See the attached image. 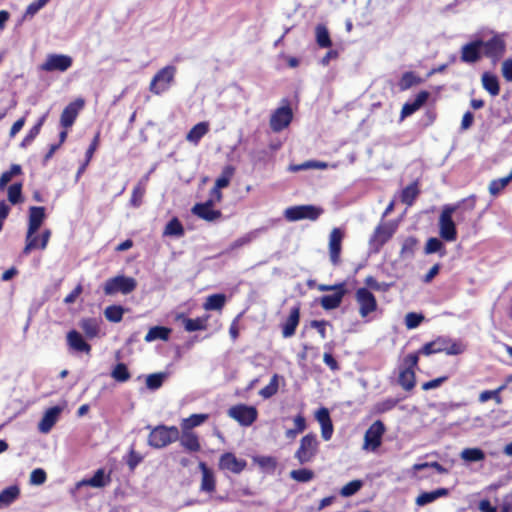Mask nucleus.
<instances>
[{
  "label": "nucleus",
  "mask_w": 512,
  "mask_h": 512,
  "mask_svg": "<svg viewBox=\"0 0 512 512\" xmlns=\"http://www.w3.org/2000/svg\"><path fill=\"white\" fill-rule=\"evenodd\" d=\"M457 205H444L439 216V236L446 242H453L457 239V227L453 220V213L458 209Z\"/></svg>",
  "instance_id": "1"
},
{
  "label": "nucleus",
  "mask_w": 512,
  "mask_h": 512,
  "mask_svg": "<svg viewBox=\"0 0 512 512\" xmlns=\"http://www.w3.org/2000/svg\"><path fill=\"white\" fill-rule=\"evenodd\" d=\"M179 439V430L176 426L159 425L152 429L148 437L149 446L161 449Z\"/></svg>",
  "instance_id": "2"
},
{
  "label": "nucleus",
  "mask_w": 512,
  "mask_h": 512,
  "mask_svg": "<svg viewBox=\"0 0 512 512\" xmlns=\"http://www.w3.org/2000/svg\"><path fill=\"white\" fill-rule=\"evenodd\" d=\"M176 72L177 68L174 65H167L160 69L150 82V92L155 95H161L168 91L174 82Z\"/></svg>",
  "instance_id": "3"
},
{
  "label": "nucleus",
  "mask_w": 512,
  "mask_h": 512,
  "mask_svg": "<svg viewBox=\"0 0 512 512\" xmlns=\"http://www.w3.org/2000/svg\"><path fill=\"white\" fill-rule=\"evenodd\" d=\"M318 446L319 442L317 436L313 433H309L300 440V445L294 454V458L301 465L310 463L318 453Z\"/></svg>",
  "instance_id": "4"
},
{
  "label": "nucleus",
  "mask_w": 512,
  "mask_h": 512,
  "mask_svg": "<svg viewBox=\"0 0 512 512\" xmlns=\"http://www.w3.org/2000/svg\"><path fill=\"white\" fill-rule=\"evenodd\" d=\"M322 213L323 209L315 205H296L285 209L284 217L290 222H296L304 219L315 221L320 217V215H322Z\"/></svg>",
  "instance_id": "5"
},
{
  "label": "nucleus",
  "mask_w": 512,
  "mask_h": 512,
  "mask_svg": "<svg viewBox=\"0 0 512 512\" xmlns=\"http://www.w3.org/2000/svg\"><path fill=\"white\" fill-rule=\"evenodd\" d=\"M136 287L137 282L134 278L127 277L125 275H118L109 278L105 282L103 290L106 295H114L119 292L126 295L134 291Z\"/></svg>",
  "instance_id": "6"
},
{
  "label": "nucleus",
  "mask_w": 512,
  "mask_h": 512,
  "mask_svg": "<svg viewBox=\"0 0 512 512\" xmlns=\"http://www.w3.org/2000/svg\"><path fill=\"white\" fill-rule=\"evenodd\" d=\"M481 48L482 54L496 63L503 57L506 51V43L502 35L495 34L487 41L482 40Z\"/></svg>",
  "instance_id": "7"
},
{
  "label": "nucleus",
  "mask_w": 512,
  "mask_h": 512,
  "mask_svg": "<svg viewBox=\"0 0 512 512\" xmlns=\"http://www.w3.org/2000/svg\"><path fill=\"white\" fill-rule=\"evenodd\" d=\"M355 299L359 305V314L362 318L368 317L378 308L377 300L368 288L361 287L357 289Z\"/></svg>",
  "instance_id": "8"
},
{
  "label": "nucleus",
  "mask_w": 512,
  "mask_h": 512,
  "mask_svg": "<svg viewBox=\"0 0 512 512\" xmlns=\"http://www.w3.org/2000/svg\"><path fill=\"white\" fill-rule=\"evenodd\" d=\"M385 431L384 423L381 420H376L365 432L363 448L376 451L382 444Z\"/></svg>",
  "instance_id": "9"
},
{
  "label": "nucleus",
  "mask_w": 512,
  "mask_h": 512,
  "mask_svg": "<svg viewBox=\"0 0 512 512\" xmlns=\"http://www.w3.org/2000/svg\"><path fill=\"white\" fill-rule=\"evenodd\" d=\"M73 64V59L65 54H49L46 60L40 65V70L45 72H65Z\"/></svg>",
  "instance_id": "10"
},
{
  "label": "nucleus",
  "mask_w": 512,
  "mask_h": 512,
  "mask_svg": "<svg viewBox=\"0 0 512 512\" xmlns=\"http://www.w3.org/2000/svg\"><path fill=\"white\" fill-rule=\"evenodd\" d=\"M228 414L231 418L238 421L242 426H250L257 419V409L253 406L240 404L229 409Z\"/></svg>",
  "instance_id": "11"
},
{
  "label": "nucleus",
  "mask_w": 512,
  "mask_h": 512,
  "mask_svg": "<svg viewBox=\"0 0 512 512\" xmlns=\"http://www.w3.org/2000/svg\"><path fill=\"white\" fill-rule=\"evenodd\" d=\"M394 228L389 224L378 225L370 237V251L377 253L382 246L393 236Z\"/></svg>",
  "instance_id": "12"
},
{
  "label": "nucleus",
  "mask_w": 512,
  "mask_h": 512,
  "mask_svg": "<svg viewBox=\"0 0 512 512\" xmlns=\"http://www.w3.org/2000/svg\"><path fill=\"white\" fill-rule=\"evenodd\" d=\"M293 113L289 106L277 108L270 118V127L274 132L285 129L292 121Z\"/></svg>",
  "instance_id": "13"
},
{
  "label": "nucleus",
  "mask_w": 512,
  "mask_h": 512,
  "mask_svg": "<svg viewBox=\"0 0 512 512\" xmlns=\"http://www.w3.org/2000/svg\"><path fill=\"white\" fill-rule=\"evenodd\" d=\"M247 466V461L237 458L234 453L226 452L220 456L219 468L234 474H240Z\"/></svg>",
  "instance_id": "14"
},
{
  "label": "nucleus",
  "mask_w": 512,
  "mask_h": 512,
  "mask_svg": "<svg viewBox=\"0 0 512 512\" xmlns=\"http://www.w3.org/2000/svg\"><path fill=\"white\" fill-rule=\"evenodd\" d=\"M343 238L344 232L342 231V229H332L329 235V256L330 261L333 265H338L340 262Z\"/></svg>",
  "instance_id": "15"
},
{
  "label": "nucleus",
  "mask_w": 512,
  "mask_h": 512,
  "mask_svg": "<svg viewBox=\"0 0 512 512\" xmlns=\"http://www.w3.org/2000/svg\"><path fill=\"white\" fill-rule=\"evenodd\" d=\"M481 45V39H476L463 45L461 48V61L468 64L478 62L483 55Z\"/></svg>",
  "instance_id": "16"
},
{
  "label": "nucleus",
  "mask_w": 512,
  "mask_h": 512,
  "mask_svg": "<svg viewBox=\"0 0 512 512\" xmlns=\"http://www.w3.org/2000/svg\"><path fill=\"white\" fill-rule=\"evenodd\" d=\"M62 411H63V407H61L59 405L52 406V407L48 408L44 412L40 422L38 423V430L43 434L49 433L51 431V429L53 428V426L58 421Z\"/></svg>",
  "instance_id": "17"
},
{
  "label": "nucleus",
  "mask_w": 512,
  "mask_h": 512,
  "mask_svg": "<svg viewBox=\"0 0 512 512\" xmlns=\"http://www.w3.org/2000/svg\"><path fill=\"white\" fill-rule=\"evenodd\" d=\"M83 106H84V100L80 99V98L69 103L62 111L61 118H60L61 126L65 129L71 127L74 124V122L77 118V115Z\"/></svg>",
  "instance_id": "18"
},
{
  "label": "nucleus",
  "mask_w": 512,
  "mask_h": 512,
  "mask_svg": "<svg viewBox=\"0 0 512 512\" xmlns=\"http://www.w3.org/2000/svg\"><path fill=\"white\" fill-rule=\"evenodd\" d=\"M66 340L69 348L74 352L89 354L91 351V345L77 330H70L66 335Z\"/></svg>",
  "instance_id": "19"
},
{
  "label": "nucleus",
  "mask_w": 512,
  "mask_h": 512,
  "mask_svg": "<svg viewBox=\"0 0 512 512\" xmlns=\"http://www.w3.org/2000/svg\"><path fill=\"white\" fill-rule=\"evenodd\" d=\"M300 321V306L295 305L291 308L288 318L281 325L284 338L292 337Z\"/></svg>",
  "instance_id": "20"
},
{
  "label": "nucleus",
  "mask_w": 512,
  "mask_h": 512,
  "mask_svg": "<svg viewBox=\"0 0 512 512\" xmlns=\"http://www.w3.org/2000/svg\"><path fill=\"white\" fill-rule=\"evenodd\" d=\"M449 493H450V490L448 488H444V487L437 488L432 491H425V492L420 493L417 496L415 503H416V505L423 507L425 505L433 503L434 501H436L439 498L447 497L449 495Z\"/></svg>",
  "instance_id": "21"
},
{
  "label": "nucleus",
  "mask_w": 512,
  "mask_h": 512,
  "mask_svg": "<svg viewBox=\"0 0 512 512\" xmlns=\"http://www.w3.org/2000/svg\"><path fill=\"white\" fill-rule=\"evenodd\" d=\"M45 208L42 206H32L29 208V234H36L45 219Z\"/></svg>",
  "instance_id": "22"
},
{
  "label": "nucleus",
  "mask_w": 512,
  "mask_h": 512,
  "mask_svg": "<svg viewBox=\"0 0 512 512\" xmlns=\"http://www.w3.org/2000/svg\"><path fill=\"white\" fill-rule=\"evenodd\" d=\"M199 469L202 473V480H201V491L204 492H214L216 488V480L214 476V472L212 469H210L205 462L199 463Z\"/></svg>",
  "instance_id": "23"
},
{
  "label": "nucleus",
  "mask_w": 512,
  "mask_h": 512,
  "mask_svg": "<svg viewBox=\"0 0 512 512\" xmlns=\"http://www.w3.org/2000/svg\"><path fill=\"white\" fill-rule=\"evenodd\" d=\"M110 481V477L105 474V470L100 468L98 469L94 475L88 479H83L80 481L77 486H91L94 488H102L105 487Z\"/></svg>",
  "instance_id": "24"
},
{
  "label": "nucleus",
  "mask_w": 512,
  "mask_h": 512,
  "mask_svg": "<svg viewBox=\"0 0 512 512\" xmlns=\"http://www.w3.org/2000/svg\"><path fill=\"white\" fill-rule=\"evenodd\" d=\"M181 446L189 452H198L201 448L198 436L187 430H182V434H179Z\"/></svg>",
  "instance_id": "25"
},
{
  "label": "nucleus",
  "mask_w": 512,
  "mask_h": 512,
  "mask_svg": "<svg viewBox=\"0 0 512 512\" xmlns=\"http://www.w3.org/2000/svg\"><path fill=\"white\" fill-rule=\"evenodd\" d=\"M346 293L345 288L335 291L333 294L323 295L320 304L325 310H333L340 306Z\"/></svg>",
  "instance_id": "26"
},
{
  "label": "nucleus",
  "mask_w": 512,
  "mask_h": 512,
  "mask_svg": "<svg viewBox=\"0 0 512 512\" xmlns=\"http://www.w3.org/2000/svg\"><path fill=\"white\" fill-rule=\"evenodd\" d=\"M192 213L197 217L206 220L208 222H213L219 219L222 216L220 210L206 208L205 205L195 204L192 208Z\"/></svg>",
  "instance_id": "27"
},
{
  "label": "nucleus",
  "mask_w": 512,
  "mask_h": 512,
  "mask_svg": "<svg viewBox=\"0 0 512 512\" xmlns=\"http://www.w3.org/2000/svg\"><path fill=\"white\" fill-rule=\"evenodd\" d=\"M20 495V489L17 485L6 487L0 492V509L11 505Z\"/></svg>",
  "instance_id": "28"
},
{
  "label": "nucleus",
  "mask_w": 512,
  "mask_h": 512,
  "mask_svg": "<svg viewBox=\"0 0 512 512\" xmlns=\"http://www.w3.org/2000/svg\"><path fill=\"white\" fill-rule=\"evenodd\" d=\"M79 327L88 338H94L100 331V320L97 318H84L79 322Z\"/></svg>",
  "instance_id": "29"
},
{
  "label": "nucleus",
  "mask_w": 512,
  "mask_h": 512,
  "mask_svg": "<svg viewBox=\"0 0 512 512\" xmlns=\"http://www.w3.org/2000/svg\"><path fill=\"white\" fill-rule=\"evenodd\" d=\"M483 88L492 96H497L500 92L499 80L496 75L490 72H484L481 77Z\"/></svg>",
  "instance_id": "30"
},
{
  "label": "nucleus",
  "mask_w": 512,
  "mask_h": 512,
  "mask_svg": "<svg viewBox=\"0 0 512 512\" xmlns=\"http://www.w3.org/2000/svg\"><path fill=\"white\" fill-rule=\"evenodd\" d=\"M169 376L170 372L167 371L149 374L146 377V387L151 391H156L162 387Z\"/></svg>",
  "instance_id": "31"
},
{
  "label": "nucleus",
  "mask_w": 512,
  "mask_h": 512,
  "mask_svg": "<svg viewBox=\"0 0 512 512\" xmlns=\"http://www.w3.org/2000/svg\"><path fill=\"white\" fill-rule=\"evenodd\" d=\"M209 131V124L207 122H199L194 125L187 133V141L198 144L201 138Z\"/></svg>",
  "instance_id": "32"
},
{
  "label": "nucleus",
  "mask_w": 512,
  "mask_h": 512,
  "mask_svg": "<svg viewBox=\"0 0 512 512\" xmlns=\"http://www.w3.org/2000/svg\"><path fill=\"white\" fill-rule=\"evenodd\" d=\"M328 168V163L317 161V160H308L301 164H290L288 167V171L290 172H299L309 169H320L324 170Z\"/></svg>",
  "instance_id": "33"
},
{
  "label": "nucleus",
  "mask_w": 512,
  "mask_h": 512,
  "mask_svg": "<svg viewBox=\"0 0 512 512\" xmlns=\"http://www.w3.org/2000/svg\"><path fill=\"white\" fill-rule=\"evenodd\" d=\"M399 385L406 391H410L415 386V372L410 368H403L400 370Z\"/></svg>",
  "instance_id": "34"
},
{
  "label": "nucleus",
  "mask_w": 512,
  "mask_h": 512,
  "mask_svg": "<svg viewBox=\"0 0 512 512\" xmlns=\"http://www.w3.org/2000/svg\"><path fill=\"white\" fill-rule=\"evenodd\" d=\"M417 244H418V240L415 237H413V236L407 237L402 243V247L400 250V257L403 260L413 259L414 255H415Z\"/></svg>",
  "instance_id": "35"
},
{
  "label": "nucleus",
  "mask_w": 512,
  "mask_h": 512,
  "mask_svg": "<svg viewBox=\"0 0 512 512\" xmlns=\"http://www.w3.org/2000/svg\"><path fill=\"white\" fill-rule=\"evenodd\" d=\"M171 330L164 326H154L149 329L145 336L146 342H153L155 340H168Z\"/></svg>",
  "instance_id": "36"
},
{
  "label": "nucleus",
  "mask_w": 512,
  "mask_h": 512,
  "mask_svg": "<svg viewBox=\"0 0 512 512\" xmlns=\"http://www.w3.org/2000/svg\"><path fill=\"white\" fill-rule=\"evenodd\" d=\"M185 234L184 227L177 217H173L164 228V236L182 237Z\"/></svg>",
  "instance_id": "37"
},
{
  "label": "nucleus",
  "mask_w": 512,
  "mask_h": 512,
  "mask_svg": "<svg viewBox=\"0 0 512 512\" xmlns=\"http://www.w3.org/2000/svg\"><path fill=\"white\" fill-rule=\"evenodd\" d=\"M253 461L268 474H274L277 468V460L272 456H255Z\"/></svg>",
  "instance_id": "38"
},
{
  "label": "nucleus",
  "mask_w": 512,
  "mask_h": 512,
  "mask_svg": "<svg viewBox=\"0 0 512 512\" xmlns=\"http://www.w3.org/2000/svg\"><path fill=\"white\" fill-rule=\"evenodd\" d=\"M208 317H197L195 319L183 317V325L186 331L195 332L207 328Z\"/></svg>",
  "instance_id": "39"
},
{
  "label": "nucleus",
  "mask_w": 512,
  "mask_h": 512,
  "mask_svg": "<svg viewBox=\"0 0 512 512\" xmlns=\"http://www.w3.org/2000/svg\"><path fill=\"white\" fill-rule=\"evenodd\" d=\"M316 42L321 48H329L332 45L328 29L323 24H318L315 28Z\"/></svg>",
  "instance_id": "40"
},
{
  "label": "nucleus",
  "mask_w": 512,
  "mask_h": 512,
  "mask_svg": "<svg viewBox=\"0 0 512 512\" xmlns=\"http://www.w3.org/2000/svg\"><path fill=\"white\" fill-rule=\"evenodd\" d=\"M420 82H421L420 77H418L412 71H407V72L403 73V75L401 76V78L398 82V87L401 91H406V90L410 89L411 87L419 84Z\"/></svg>",
  "instance_id": "41"
},
{
  "label": "nucleus",
  "mask_w": 512,
  "mask_h": 512,
  "mask_svg": "<svg viewBox=\"0 0 512 512\" xmlns=\"http://www.w3.org/2000/svg\"><path fill=\"white\" fill-rule=\"evenodd\" d=\"M400 400V398H386L382 401L375 403L372 411L374 414H383L389 412L396 407Z\"/></svg>",
  "instance_id": "42"
},
{
  "label": "nucleus",
  "mask_w": 512,
  "mask_h": 512,
  "mask_svg": "<svg viewBox=\"0 0 512 512\" xmlns=\"http://www.w3.org/2000/svg\"><path fill=\"white\" fill-rule=\"evenodd\" d=\"M208 419V414H192L188 418L183 419L181 423L182 430L191 431L193 428L200 426Z\"/></svg>",
  "instance_id": "43"
},
{
  "label": "nucleus",
  "mask_w": 512,
  "mask_h": 512,
  "mask_svg": "<svg viewBox=\"0 0 512 512\" xmlns=\"http://www.w3.org/2000/svg\"><path fill=\"white\" fill-rule=\"evenodd\" d=\"M418 195H419L418 184H417V182H413L402 190L401 201L404 204L411 206Z\"/></svg>",
  "instance_id": "44"
},
{
  "label": "nucleus",
  "mask_w": 512,
  "mask_h": 512,
  "mask_svg": "<svg viewBox=\"0 0 512 512\" xmlns=\"http://www.w3.org/2000/svg\"><path fill=\"white\" fill-rule=\"evenodd\" d=\"M460 456L465 462H479L483 461L486 457L485 452L477 447L462 450Z\"/></svg>",
  "instance_id": "45"
},
{
  "label": "nucleus",
  "mask_w": 512,
  "mask_h": 512,
  "mask_svg": "<svg viewBox=\"0 0 512 512\" xmlns=\"http://www.w3.org/2000/svg\"><path fill=\"white\" fill-rule=\"evenodd\" d=\"M22 174V167L19 164H12L10 169L0 176V190L4 191L13 177Z\"/></svg>",
  "instance_id": "46"
},
{
  "label": "nucleus",
  "mask_w": 512,
  "mask_h": 512,
  "mask_svg": "<svg viewBox=\"0 0 512 512\" xmlns=\"http://www.w3.org/2000/svg\"><path fill=\"white\" fill-rule=\"evenodd\" d=\"M111 377L120 383H124L131 378V374L125 363H117L111 371Z\"/></svg>",
  "instance_id": "47"
},
{
  "label": "nucleus",
  "mask_w": 512,
  "mask_h": 512,
  "mask_svg": "<svg viewBox=\"0 0 512 512\" xmlns=\"http://www.w3.org/2000/svg\"><path fill=\"white\" fill-rule=\"evenodd\" d=\"M225 301H226V297L224 294H221V293L213 294V295H210L207 297V299L204 303V308L207 311L220 310L224 306Z\"/></svg>",
  "instance_id": "48"
},
{
  "label": "nucleus",
  "mask_w": 512,
  "mask_h": 512,
  "mask_svg": "<svg viewBox=\"0 0 512 512\" xmlns=\"http://www.w3.org/2000/svg\"><path fill=\"white\" fill-rule=\"evenodd\" d=\"M439 253L441 257L446 255V250L441 239L431 237L427 240L425 245V254Z\"/></svg>",
  "instance_id": "49"
},
{
  "label": "nucleus",
  "mask_w": 512,
  "mask_h": 512,
  "mask_svg": "<svg viewBox=\"0 0 512 512\" xmlns=\"http://www.w3.org/2000/svg\"><path fill=\"white\" fill-rule=\"evenodd\" d=\"M46 116H47V114H44L41 118H39L37 123L28 131L27 135L25 136V138L22 140V142L20 144L21 147L25 148L33 142V140L39 134L41 127L46 120Z\"/></svg>",
  "instance_id": "50"
},
{
  "label": "nucleus",
  "mask_w": 512,
  "mask_h": 512,
  "mask_svg": "<svg viewBox=\"0 0 512 512\" xmlns=\"http://www.w3.org/2000/svg\"><path fill=\"white\" fill-rule=\"evenodd\" d=\"M278 387H279V375L274 374L271 377L269 384L266 385L265 387H263L259 391V395L264 399H269L277 393Z\"/></svg>",
  "instance_id": "51"
},
{
  "label": "nucleus",
  "mask_w": 512,
  "mask_h": 512,
  "mask_svg": "<svg viewBox=\"0 0 512 512\" xmlns=\"http://www.w3.org/2000/svg\"><path fill=\"white\" fill-rule=\"evenodd\" d=\"M124 308L120 305H110L104 310V315L107 320L113 323H118L122 320Z\"/></svg>",
  "instance_id": "52"
},
{
  "label": "nucleus",
  "mask_w": 512,
  "mask_h": 512,
  "mask_svg": "<svg viewBox=\"0 0 512 512\" xmlns=\"http://www.w3.org/2000/svg\"><path fill=\"white\" fill-rule=\"evenodd\" d=\"M512 181V178H510L509 175L503 178L494 179L489 184V193L492 196L499 195L502 190Z\"/></svg>",
  "instance_id": "53"
},
{
  "label": "nucleus",
  "mask_w": 512,
  "mask_h": 512,
  "mask_svg": "<svg viewBox=\"0 0 512 512\" xmlns=\"http://www.w3.org/2000/svg\"><path fill=\"white\" fill-rule=\"evenodd\" d=\"M290 477L299 483H307L314 478V472L307 468L296 469L290 472Z\"/></svg>",
  "instance_id": "54"
},
{
  "label": "nucleus",
  "mask_w": 512,
  "mask_h": 512,
  "mask_svg": "<svg viewBox=\"0 0 512 512\" xmlns=\"http://www.w3.org/2000/svg\"><path fill=\"white\" fill-rule=\"evenodd\" d=\"M262 231H265V228H259V229L250 231L249 233L245 234L244 236L236 239L232 243L231 248L236 249V248H239V247H242L244 245L251 243L254 239L257 238L258 234Z\"/></svg>",
  "instance_id": "55"
},
{
  "label": "nucleus",
  "mask_w": 512,
  "mask_h": 512,
  "mask_svg": "<svg viewBox=\"0 0 512 512\" xmlns=\"http://www.w3.org/2000/svg\"><path fill=\"white\" fill-rule=\"evenodd\" d=\"M234 174V168L232 166H226L221 175L216 179L214 187L218 189L226 188Z\"/></svg>",
  "instance_id": "56"
},
{
  "label": "nucleus",
  "mask_w": 512,
  "mask_h": 512,
  "mask_svg": "<svg viewBox=\"0 0 512 512\" xmlns=\"http://www.w3.org/2000/svg\"><path fill=\"white\" fill-rule=\"evenodd\" d=\"M145 191L146 189L144 187V182L139 181L132 191L130 205L135 208L140 207L142 204V198L145 194Z\"/></svg>",
  "instance_id": "57"
},
{
  "label": "nucleus",
  "mask_w": 512,
  "mask_h": 512,
  "mask_svg": "<svg viewBox=\"0 0 512 512\" xmlns=\"http://www.w3.org/2000/svg\"><path fill=\"white\" fill-rule=\"evenodd\" d=\"M22 183L16 182L8 187V200L11 204L16 205L22 201Z\"/></svg>",
  "instance_id": "58"
},
{
  "label": "nucleus",
  "mask_w": 512,
  "mask_h": 512,
  "mask_svg": "<svg viewBox=\"0 0 512 512\" xmlns=\"http://www.w3.org/2000/svg\"><path fill=\"white\" fill-rule=\"evenodd\" d=\"M363 486V482L361 480H353L344 485L341 490L340 494L343 497H350L356 494Z\"/></svg>",
  "instance_id": "59"
},
{
  "label": "nucleus",
  "mask_w": 512,
  "mask_h": 512,
  "mask_svg": "<svg viewBox=\"0 0 512 512\" xmlns=\"http://www.w3.org/2000/svg\"><path fill=\"white\" fill-rule=\"evenodd\" d=\"M423 320L424 316L421 313L409 312L405 316V325L408 329H415Z\"/></svg>",
  "instance_id": "60"
},
{
  "label": "nucleus",
  "mask_w": 512,
  "mask_h": 512,
  "mask_svg": "<svg viewBox=\"0 0 512 512\" xmlns=\"http://www.w3.org/2000/svg\"><path fill=\"white\" fill-rule=\"evenodd\" d=\"M466 350V346L460 340H450L448 346L445 349L447 355L455 356L460 355Z\"/></svg>",
  "instance_id": "61"
},
{
  "label": "nucleus",
  "mask_w": 512,
  "mask_h": 512,
  "mask_svg": "<svg viewBox=\"0 0 512 512\" xmlns=\"http://www.w3.org/2000/svg\"><path fill=\"white\" fill-rule=\"evenodd\" d=\"M40 238L35 234H29L27 230L26 234V245L23 249V254L28 255L32 250L39 248Z\"/></svg>",
  "instance_id": "62"
},
{
  "label": "nucleus",
  "mask_w": 512,
  "mask_h": 512,
  "mask_svg": "<svg viewBox=\"0 0 512 512\" xmlns=\"http://www.w3.org/2000/svg\"><path fill=\"white\" fill-rule=\"evenodd\" d=\"M49 1L48 0H36L28 5L26 8L24 17L32 18L38 11H40Z\"/></svg>",
  "instance_id": "63"
},
{
  "label": "nucleus",
  "mask_w": 512,
  "mask_h": 512,
  "mask_svg": "<svg viewBox=\"0 0 512 512\" xmlns=\"http://www.w3.org/2000/svg\"><path fill=\"white\" fill-rule=\"evenodd\" d=\"M480 403H485L489 400H494L497 404L502 403V397L497 394L495 390H484L479 394L478 398Z\"/></svg>",
  "instance_id": "64"
}]
</instances>
